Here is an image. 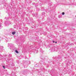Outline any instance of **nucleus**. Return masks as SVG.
<instances>
[{
  "label": "nucleus",
  "mask_w": 76,
  "mask_h": 76,
  "mask_svg": "<svg viewBox=\"0 0 76 76\" xmlns=\"http://www.w3.org/2000/svg\"><path fill=\"white\" fill-rule=\"evenodd\" d=\"M29 72V71H27V70H25V71H23V75H25L26 73H27V72Z\"/></svg>",
  "instance_id": "1"
},
{
  "label": "nucleus",
  "mask_w": 76,
  "mask_h": 76,
  "mask_svg": "<svg viewBox=\"0 0 76 76\" xmlns=\"http://www.w3.org/2000/svg\"><path fill=\"white\" fill-rule=\"evenodd\" d=\"M53 43H54V42H55V41H53Z\"/></svg>",
  "instance_id": "15"
},
{
  "label": "nucleus",
  "mask_w": 76,
  "mask_h": 76,
  "mask_svg": "<svg viewBox=\"0 0 76 76\" xmlns=\"http://www.w3.org/2000/svg\"><path fill=\"white\" fill-rule=\"evenodd\" d=\"M12 35H15L16 34V31H13L12 32Z\"/></svg>",
  "instance_id": "3"
},
{
  "label": "nucleus",
  "mask_w": 76,
  "mask_h": 76,
  "mask_svg": "<svg viewBox=\"0 0 76 76\" xmlns=\"http://www.w3.org/2000/svg\"><path fill=\"white\" fill-rule=\"evenodd\" d=\"M3 67L4 69H5V66H3Z\"/></svg>",
  "instance_id": "11"
},
{
  "label": "nucleus",
  "mask_w": 76,
  "mask_h": 76,
  "mask_svg": "<svg viewBox=\"0 0 76 76\" xmlns=\"http://www.w3.org/2000/svg\"><path fill=\"white\" fill-rule=\"evenodd\" d=\"M74 45V44H73V43H71L70 44L71 45Z\"/></svg>",
  "instance_id": "13"
},
{
  "label": "nucleus",
  "mask_w": 76,
  "mask_h": 76,
  "mask_svg": "<svg viewBox=\"0 0 76 76\" xmlns=\"http://www.w3.org/2000/svg\"><path fill=\"white\" fill-rule=\"evenodd\" d=\"M32 74V75H33V74H32V73H31Z\"/></svg>",
  "instance_id": "21"
},
{
  "label": "nucleus",
  "mask_w": 76,
  "mask_h": 76,
  "mask_svg": "<svg viewBox=\"0 0 76 76\" xmlns=\"http://www.w3.org/2000/svg\"><path fill=\"white\" fill-rule=\"evenodd\" d=\"M36 16L35 17H37L38 16V13H36Z\"/></svg>",
  "instance_id": "7"
},
{
  "label": "nucleus",
  "mask_w": 76,
  "mask_h": 76,
  "mask_svg": "<svg viewBox=\"0 0 76 76\" xmlns=\"http://www.w3.org/2000/svg\"><path fill=\"white\" fill-rule=\"evenodd\" d=\"M45 12H42V14L43 15H45Z\"/></svg>",
  "instance_id": "10"
},
{
  "label": "nucleus",
  "mask_w": 76,
  "mask_h": 76,
  "mask_svg": "<svg viewBox=\"0 0 76 76\" xmlns=\"http://www.w3.org/2000/svg\"><path fill=\"white\" fill-rule=\"evenodd\" d=\"M41 70H43V71H44V68H41Z\"/></svg>",
  "instance_id": "8"
},
{
  "label": "nucleus",
  "mask_w": 76,
  "mask_h": 76,
  "mask_svg": "<svg viewBox=\"0 0 76 76\" xmlns=\"http://www.w3.org/2000/svg\"><path fill=\"white\" fill-rule=\"evenodd\" d=\"M9 43H8V45H9Z\"/></svg>",
  "instance_id": "20"
},
{
  "label": "nucleus",
  "mask_w": 76,
  "mask_h": 76,
  "mask_svg": "<svg viewBox=\"0 0 76 76\" xmlns=\"http://www.w3.org/2000/svg\"><path fill=\"white\" fill-rule=\"evenodd\" d=\"M69 43H67V44H66V45H69Z\"/></svg>",
  "instance_id": "16"
},
{
  "label": "nucleus",
  "mask_w": 76,
  "mask_h": 76,
  "mask_svg": "<svg viewBox=\"0 0 76 76\" xmlns=\"http://www.w3.org/2000/svg\"><path fill=\"white\" fill-rule=\"evenodd\" d=\"M55 42L56 44H57V42Z\"/></svg>",
  "instance_id": "18"
},
{
  "label": "nucleus",
  "mask_w": 76,
  "mask_h": 76,
  "mask_svg": "<svg viewBox=\"0 0 76 76\" xmlns=\"http://www.w3.org/2000/svg\"><path fill=\"white\" fill-rule=\"evenodd\" d=\"M25 29L26 30V31H27V30L28 29V27H26L25 28Z\"/></svg>",
  "instance_id": "5"
},
{
  "label": "nucleus",
  "mask_w": 76,
  "mask_h": 76,
  "mask_svg": "<svg viewBox=\"0 0 76 76\" xmlns=\"http://www.w3.org/2000/svg\"><path fill=\"white\" fill-rule=\"evenodd\" d=\"M65 14V13L64 12H63L62 13V15H64Z\"/></svg>",
  "instance_id": "9"
},
{
  "label": "nucleus",
  "mask_w": 76,
  "mask_h": 76,
  "mask_svg": "<svg viewBox=\"0 0 76 76\" xmlns=\"http://www.w3.org/2000/svg\"><path fill=\"white\" fill-rule=\"evenodd\" d=\"M15 51L16 53H19V52H18L17 50H15Z\"/></svg>",
  "instance_id": "4"
},
{
  "label": "nucleus",
  "mask_w": 76,
  "mask_h": 76,
  "mask_svg": "<svg viewBox=\"0 0 76 76\" xmlns=\"http://www.w3.org/2000/svg\"><path fill=\"white\" fill-rule=\"evenodd\" d=\"M42 61H44V59H42Z\"/></svg>",
  "instance_id": "14"
},
{
  "label": "nucleus",
  "mask_w": 76,
  "mask_h": 76,
  "mask_svg": "<svg viewBox=\"0 0 76 76\" xmlns=\"http://www.w3.org/2000/svg\"><path fill=\"white\" fill-rule=\"evenodd\" d=\"M3 46H0V51L1 52L3 51Z\"/></svg>",
  "instance_id": "2"
},
{
  "label": "nucleus",
  "mask_w": 76,
  "mask_h": 76,
  "mask_svg": "<svg viewBox=\"0 0 76 76\" xmlns=\"http://www.w3.org/2000/svg\"><path fill=\"white\" fill-rule=\"evenodd\" d=\"M9 56H10V55H9Z\"/></svg>",
  "instance_id": "19"
},
{
  "label": "nucleus",
  "mask_w": 76,
  "mask_h": 76,
  "mask_svg": "<svg viewBox=\"0 0 76 76\" xmlns=\"http://www.w3.org/2000/svg\"><path fill=\"white\" fill-rule=\"evenodd\" d=\"M42 9H43V10H44V8H42Z\"/></svg>",
  "instance_id": "17"
},
{
  "label": "nucleus",
  "mask_w": 76,
  "mask_h": 76,
  "mask_svg": "<svg viewBox=\"0 0 76 76\" xmlns=\"http://www.w3.org/2000/svg\"><path fill=\"white\" fill-rule=\"evenodd\" d=\"M40 52H42V49H40Z\"/></svg>",
  "instance_id": "12"
},
{
  "label": "nucleus",
  "mask_w": 76,
  "mask_h": 76,
  "mask_svg": "<svg viewBox=\"0 0 76 76\" xmlns=\"http://www.w3.org/2000/svg\"><path fill=\"white\" fill-rule=\"evenodd\" d=\"M58 17L59 18H62V16L59 15Z\"/></svg>",
  "instance_id": "6"
}]
</instances>
